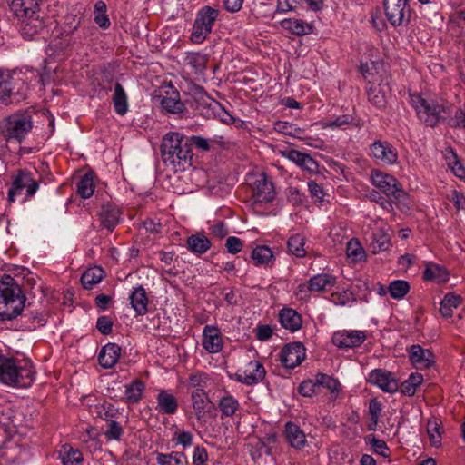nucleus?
<instances>
[{"mask_svg":"<svg viewBox=\"0 0 465 465\" xmlns=\"http://www.w3.org/2000/svg\"><path fill=\"white\" fill-rule=\"evenodd\" d=\"M227 252L231 254L240 252L243 247L242 241L236 236H229L225 242Z\"/></svg>","mask_w":465,"mask_h":465,"instance_id":"0e129e2a","label":"nucleus"},{"mask_svg":"<svg viewBox=\"0 0 465 465\" xmlns=\"http://www.w3.org/2000/svg\"><path fill=\"white\" fill-rule=\"evenodd\" d=\"M36 283V278L31 275L24 278L21 286L15 278L5 274L0 280V320L9 321L21 315L25 307V293L35 296Z\"/></svg>","mask_w":465,"mask_h":465,"instance_id":"f257e3e1","label":"nucleus"},{"mask_svg":"<svg viewBox=\"0 0 465 465\" xmlns=\"http://www.w3.org/2000/svg\"><path fill=\"white\" fill-rule=\"evenodd\" d=\"M41 0H6L10 11L15 17L26 16L39 11Z\"/></svg>","mask_w":465,"mask_h":465,"instance_id":"b1692460","label":"nucleus"},{"mask_svg":"<svg viewBox=\"0 0 465 465\" xmlns=\"http://www.w3.org/2000/svg\"><path fill=\"white\" fill-rule=\"evenodd\" d=\"M265 374V368L260 361H251L244 370L238 371L237 379L246 385H253L261 381Z\"/></svg>","mask_w":465,"mask_h":465,"instance_id":"dca6fc26","label":"nucleus"},{"mask_svg":"<svg viewBox=\"0 0 465 465\" xmlns=\"http://www.w3.org/2000/svg\"><path fill=\"white\" fill-rule=\"evenodd\" d=\"M60 458L63 465H83L84 462L81 451L67 445L64 446L63 451H60Z\"/></svg>","mask_w":465,"mask_h":465,"instance_id":"79ce46f5","label":"nucleus"},{"mask_svg":"<svg viewBox=\"0 0 465 465\" xmlns=\"http://www.w3.org/2000/svg\"><path fill=\"white\" fill-rule=\"evenodd\" d=\"M409 357L411 364L417 369H427L433 363L432 352L419 344H414L410 348Z\"/></svg>","mask_w":465,"mask_h":465,"instance_id":"412c9836","label":"nucleus"},{"mask_svg":"<svg viewBox=\"0 0 465 465\" xmlns=\"http://www.w3.org/2000/svg\"><path fill=\"white\" fill-rule=\"evenodd\" d=\"M311 292H327L336 283V277L330 273H320L312 277L309 281Z\"/></svg>","mask_w":465,"mask_h":465,"instance_id":"cd10ccee","label":"nucleus"},{"mask_svg":"<svg viewBox=\"0 0 465 465\" xmlns=\"http://www.w3.org/2000/svg\"><path fill=\"white\" fill-rule=\"evenodd\" d=\"M347 256L353 262H360L365 258V252L357 240H350L346 247Z\"/></svg>","mask_w":465,"mask_h":465,"instance_id":"864d4df0","label":"nucleus"},{"mask_svg":"<svg viewBox=\"0 0 465 465\" xmlns=\"http://www.w3.org/2000/svg\"><path fill=\"white\" fill-rule=\"evenodd\" d=\"M288 250L297 257H303L306 254L304 250V238L301 234H295L289 238L287 242Z\"/></svg>","mask_w":465,"mask_h":465,"instance_id":"603ef678","label":"nucleus"},{"mask_svg":"<svg viewBox=\"0 0 465 465\" xmlns=\"http://www.w3.org/2000/svg\"><path fill=\"white\" fill-rule=\"evenodd\" d=\"M218 409L220 410L223 417H233L236 411L240 409V403L237 399L231 395L228 391L220 398L218 401Z\"/></svg>","mask_w":465,"mask_h":465,"instance_id":"7c9ffc66","label":"nucleus"},{"mask_svg":"<svg viewBox=\"0 0 465 465\" xmlns=\"http://www.w3.org/2000/svg\"><path fill=\"white\" fill-rule=\"evenodd\" d=\"M104 272L100 267H94L86 270L81 277V283L84 289H92L104 278Z\"/></svg>","mask_w":465,"mask_h":465,"instance_id":"58836bf2","label":"nucleus"},{"mask_svg":"<svg viewBox=\"0 0 465 465\" xmlns=\"http://www.w3.org/2000/svg\"><path fill=\"white\" fill-rule=\"evenodd\" d=\"M386 18L392 26L407 25L410 23L411 10L408 0H383Z\"/></svg>","mask_w":465,"mask_h":465,"instance_id":"0eeeda50","label":"nucleus"},{"mask_svg":"<svg viewBox=\"0 0 465 465\" xmlns=\"http://www.w3.org/2000/svg\"><path fill=\"white\" fill-rule=\"evenodd\" d=\"M13 181L15 190H25V196L22 197V201H26L35 195L39 187V184L37 181L34 179L33 174L26 170H18Z\"/></svg>","mask_w":465,"mask_h":465,"instance_id":"a211bd4d","label":"nucleus"},{"mask_svg":"<svg viewBox=\"0 0 465 465\" xmlns=\"http://www.w3.org/2000/svg\"><path fill=\"white\" fill-rule=\"evenodd\" d=\"M411 104L416 111L417 116L427 126L434 127L440 121H445L444 114L451 113V104L448 103L438 104L435 101L424 99L420 94H411Z\"/></svg>","mask_w":465,"mask_h":465,"instance_id":"20e7f679","label":"nucleus"},{"mask_svg":"<svg viewBox=\"0 0 465 465\" xmlns=\"http://www.w3.org/2000/svg\"><path fill=\"white\" fill-rule=\"evenodd\" d=\"M158 465H188V459L183 451H172L170 453H157Z\"/></svg>","mask_w":465,"mask_h":465,"instance_id":"c9c22d12","label":"nucleus"},{"mask_svg":"<svg viewBox=\"0 0 465 465\" xmlns=\"http://www.w3.org/2000/svg\"><path fill=\"white\" fill-rule=\"evenodd\" d=\"M449 273L447 270L438 264H430L426 267L423 272V278L426 281H436L444 282L448 280Z\"/></svg>","mask_w":465,"mask_h":465,"instance_id":"37998d69","label":"nucleus"},{"mask_svg":"<svg viewBox=\"0 0 465 465\" xmlns=\"http://www.w3.org/2000/svg\"><path fill=\"white\" fill-rule=\"evenodd\" d=\"M274 197L275 190L273 183L269 180L265 173H262L252 186V198L253 203H271Z\"/></svg>","mask_w":465,"mask_h":465,"instance_id":"9b49d317","label":"nucleus"},{"mask_svg":"<svg viewBox=\"0 0 465 465\" xmlns=\"http://www.w3.org/2000/svg\"><path fill=\"white\" fill-rule=\"evenodd\" d=\"M35 371L28 361L0 353V382L12 387L28 388L35 381Z\"/></svg>","mask_w":465,"mask_h":465,"instance_id":"7ed1b4c3","label":"nucleus"},{"mask_svg":"<svg viewBox=\"0 0 465 465\" xmlns=\"http://www.w3.org/2000/svg\"><path fill=\"white\" fill-rule=\"evenodd\" d=\"M285 437L290 445L295 449H302L306 444V435L299 426L287 423L285 428Z\"/></svg>","mask_w":465,"mask_h":465,"instance_id":"c756f323","label":"nucleus"},{"mask_svg":"<svg viewBox=\"0 0 465 465\" xmlns=\"http://www.w3.org/2000/svg\"><path fill=\"white\" fill-rule=\"evenodd\" d=\"M186 245L193 254L202 255L211 248L212 242L203 233H196L187 238Z\"/></svg>","mask_w":465,"mask_h":465,"instance_id":"c85d7f7f","label":"nucleus"},{"mask_svg":"<svg viewBox=\"0 0 465 465\" xmlns=\"http://www.w3.org/2000/svg\"><path fill=\"white\" fill-rule=\"evenodd\" d=\"M130 304L136 315H145L148 312V297L145 289L140 285L132 292L129 296Z\"/></svg>","mask_w":465,"mask_h":465,"instance_id":"bb28decb","label":"nucleus"},{"mask_svg":"<svg viewBox=\"0 0 465 465\" xmlns=\"http://www.w3.org/2000/svg\"><path fill=\"white\" fill-rule=\"evenodd\" d=\"M121 211L114 203L107 202L101 206L98 213L100 226L112 232L120 222Z\"/></svg>","mask_w":465,"mask_h":465,"instance_id":"f3484780","label":"nucleus"},{"mask_svg":"<svg viewBox=\"0 0 465 465\" xmlns=\"http://www.w3.org/2000/svg\"><path fill=\"white\" fill-rule=\"evenodd\" d=\"M155 409L161 414L173 415L178 410L177 398L168 390H160L156 395Z\"/></svg>","mask_w":465,"mask_h":465,"instance_id":"4be33fe9","label":"nucleus"},{"mask_svg":"<svg viewBox=\"0 0 465 465\" xmlns=\"http://www.w3.org/2000/svg\"><path fill=\"white\" fill-rule=\"evenodd\" d=\"M391 245V243L389 235L382 230H378L377 232H372L370 236L369 248L373 253L387 251Z\"/></svg>","mask_w":465,"mask_h":465,"instance_id":"2f4dec72","label":"nucleus"},{"mask_svg":"<svg viewBox=\"0 0 465 465\" xmlns=\"http://www.w3.org/2000/svg\"><path fill=\"white\" fill-rule=\"evenodd\" d=\"M32 115L26 111H17L0 122V135L7 142L22 143L32 131Z\"/></svg>","mask_w":465,"mask_h":465,"instance_id":"39448f33","label":"nucleus"},{"mask_svg":"<svg viewBox=\"0 0 465 465\" xmlns=\"http://www.w3.org/2000/svg\"><path fill=\"white\" fill-rule=\"evenodd\" d=\"M72 32H64L61 37H54L51 40L48 45L52 51L51 54L64 53L74 43Z\"/></svg>","mask_w":465,"mask_h":465,"instance_id":"4c0bfd02","label":"nucleus"},{"mask_svg":"<svg viewBox=\"0 0 465 465\" xmlns=\"http://www.w3.org/2000/svg\"><path fill=\"white\" fill-rule=\"evenodd\" d=\"M161 108L168 114H181L185 111V105L181 101L179 92L171 87L165 92V95L161 98Z\"/></svg>","mask_w":465,"mask_h":465,"instance_id":"5701e85b","label":"nucleus"},{"mask_svg":"<svg viewBox=\"0 0 465 465\" xmlns=\"http://www.w3.org/2000/svg\"><path fill=\"white\" fill-rule=\"evenodd\" d=\"M186 63L195 71H203L208 62V56L199 52H191L186 54Z\"/></svg>","mask_w":465,"mask_h":465,"instance_id":"3c124183","label":"nucleus"},{"mask_svg":"<svg viewBox=\"0 0 465 465\" xmlns=\"http://www.w3.org/2000/svg\"><path fill=\"white\" fill-rule=\"evenodd\" d=\"M367 381L378 386L384 392L394 393L399 390V383L394 374L384 369L372 370L369 373Z\"/></svg>","mask_w":465,"mask_h":465,"instance_id":"f8f14e48","label":"nucleus"},{"mask_svg":"<svg viewBox=\"0 0 465 465\" xmlns=\"http://www.w3.org/2000/svg\"><path fill=\"white\" fill-rule=\"evenodd\" d=\"M422 381L423 376L420 373H411L409 378L399 386V389L402 394L413 396L417 388L422 383Z\"/></svg>","mask_w":465,"mask_h":465,"instance_id":"c03bdc74","label":"nucleus"},{"mask_svg":"<svg viewBox=\"0 0 465 465\" xmlns=\"http://www.w3.org/2000/svg\"><path fill=\"white\" fill-rule=\"evenodd\" d=\"M318 387L319 384L316 378L315 381L311 380L302 381L298 388V391L304 397H312L315 393Z\"/></svg>","mask_w":465,"mask_h":465,"instance_id":"e2e57ef3","label":"nucleus"},{"mask_svg":"<svg viewBox=\"0 0 465 465\" xmlns=\"http://www.w3.org/2000/svg\"><path fill=\"white\" fill-rule=\"evenodd\" d=\"M447 124L453 128L465 129V112L462 109H458L454 116L447 120Z\"/></svg>","mask_w":465,"mask_h":465,"instance_id":"69168bd1","label":"nucleus"},{"mask_svg":"<svg viewBox=\"0 0 465 465\" xmlns=\"http://www.w3.org/2000/svg\"><path fill=\"white\" fill-rule=\"evenodd\" d=\"M185 142L189 147V150L193 152V147L199 152L204 153L211 150V139L204 138L199 135L185 136Z\"/></svg>","mask_w":465,"mask_h":465,"instance_id":"de8ad7c7","label":"nucleus"},{"mask_svg":"<svg viewBox=\"0 0 465 465\" xmlns=\"http://www.w3.org/2000/svg\"><path fill=\"white\" fill-rule=\"evenodd\" d=\"M279 153L282 157H285L288 160L294 163L297 166H299L304 171L313 173L318 172L319 165L317 162L309 153H305L298 150L288 148L284 150H280Z\"/></svg>","mask_w":465,"mask_h":465,"instance_id":"2eb2a0df","label":"nucleus"},{"mask_svg":"<svg viewBox=\"0 0 465 465\" xmlns=\"http://www.w3.org/2000/svg\"><path fill=\"white\" fill-rule=\"evenodd\" d=\"M106 430L104 434L107 440H120L124 435V429L119 422L115 420L107 421Z\"/></svg>","mask_w":465,"mask_h":465,"instance_id":"5fc2aeb1","label":"nucleus"},{"mask_svg":"<svg viewBox=\"0 0 465 465\" xmlns=\"http://www.w3.org/2000/svg\"><path fill=\"white\" fill-rule=\"evenodd\" d=\"M316 377L319 386L326 388L331 394H335L334 397L336 398L341 388L338 380L323 373H319Z\"/></svg>","mask_w":465,"mask_h":465,"instance_id":"09e8293b","label":"nucleus"},{"mask_svg":"<svg viewBox=\"0 0 465 465\" xmlns=\"http://www.w3.org/2000/svg\"><path fill=\"white\" fill-rule=\"evenodd\" d=\"M203 348L209 353H218L223 347V336L216 326L206 325L203 331Z\"/></svg>","mask_w":465,"mask_h":465,"instance_id":"6ab92c4d","label":"nucleus"},{"mask_svg":"<svg viewBox=\"0 0 465 465\" xmlns=\"http://www.w3.org/2000/svg\"><path fill=\"white\" fill-rule=\"evenodd\" d=\"M94 173H86L77 183V193L84 198L87 199L94 194Z\"/></svg>","mask_w":465,"mask_h":465,"instance_id":"a18cd8bd","label":"nucleus"},{"mask_svg":"<svg viewBox=\"0 0 465 465\" xmlns=\"http://www.w3.org/2000/svg\"><path fill=\"white\" fill-rule=\"evenodd\" d=\"M97 330L104 335H108L113 330V321L108 316H101L96 322Z\"/></svg>","mask_w":465,"mask_h":465,"instance_id":"338daca9","label":"nucleus"},{"mask_svg":"<svg viewBox=\"0 0 465 465\" xmlns=\"http://www.w3.org/2000/svg\"><path fill=\"white\" fill-rule=\"evenodd\" d=\"M410 291V284L404 280L392 281L388 287V292L391 298L395 300L402 299Z\"/></svg>","mask_w":465,"mask_h":465,"instance_id":"49530a36","label":"nucleus"},{"mask_svg":"<svg viewBox=\"0 0 465 465\" xmlns=\"http://www.w3.org/2000/svg\"><path fill=\"white\" fill-rule=\"evenodd\" d=\"M121 351L122 349L118 344L111 342L107 343L99 352V364L105 369L114 367L121 356Z\"/></svg>","mask_w":465,"mask_h":465,"instance_id":"393cba45","label":"nucleus"},{"mask_svg":"<svg viewBox=\"0 0 465 465\" xmlns=\"http://www.w3.org/2000/svg\"><path fill=\"white\" fill-rule=\"evenodd\" d=\"M209 377L207 374L203 372H195L190 375L188 385L189 387L194 388V390L205 388Z\"/></svg>","mask_w":465,"mask_h":465,"instance_id":"052dcab7","label":"nucleus"},{"mask_svg":"<svg viewBox=\"0 0 465 465\" xmlns=\"http://www.w3.org/2000/svg\"><path fill=\"white\" fill-rule=\"evenodd\" d=\"M388 198L391 199V206L394 204L401 213H406L411 209V199L406 192L400 186Z\"/></svg>","mask_w":465,"mask_h":465,"instance_id":"a19ab883","label":"nucleus"},{"mask_svg":"<svg viewBox=\"0 0 465 465\" xmlns=\"http://www.w3.org/2000/svg\"><path fill=\"white\" fill-rule=\"evenodd\" d=\"M305 347L301 342H292L285 345L280 353V361L286 369H293L305 359Z\"/></svg>","mask_w":465,"mask_h":465,"instance_id":"ddd939ff","label":"nucleus"},{"mask_svg":"<svg viewBox=\"0 0 465 465\" xmlns=\"http://www.w3.org/2000/svg\"><path fill=\"white\" fill-rule=\"evenodd\" d=\"M279 322L284 329L292 332L300 330L302 325V316L292 308H283L280 311Z\"/></svg>","mask_w":465,"mask_h":465,"instance_id":"a878e982","label":"nucleus"},{"mask_svg":"<svg viewBox=\"0 0 465 465\" xmlns=\"http://www.w3.org/2000/svg\"><path fill=\"white\" fill-rule=\"evenodd\" d=\"M192 407L193 411L206 409L212 402L203 389L193 390L191 393Z\"/></svg>","mask_w":465,"mask_h":465,"instance_id":"8fccbe9b","label":"nucleus"},{"mask_svg":"<svg viewBox=\"0 0 465 465\" xmlns=\"http://www.w3.org/2000/svg\"><path fill=\"white\" fill-rule=\"evenodd\" d=\"M282 26L296 35H308L312 32V26L302 19H283Z\"/></svg>","mask_w":465,"mask_h":465,"instance_id":"f704fd0d","label":"nucleus"},{"mask_svg":"<svg viewBox=\"0 0 465 465\" xmlns=\"http://www.w3.org/2000/svg\"><path fill=\"white\" fill-rule=\"evenodd\" d=\"M354 295L351 292L348 290H342L341 292H335L331 294V301L336 305L344 306L348 304L350 302H353Z\"/></svg>","mask_w":465,"mask_h":465,"instance_id":"680f3d73","label":"nucleus"},{"mask_svg":"<svg viewBox=\"0 0 465 465\" xmlns=\"http://www.w3.org/2000/svg\"><path fill=\"white\" fill-rule=\"evenodd\" d=\"M145 384L143 381L136 379L131 383L125 385V402L135 404L138 403L143 394Z\"/></svg>","mask_w":465,"mask_h":465,"instance_id":"473e14b6","label":"nucleus"},{"mask_svg":"<svg viewBox=\"0 0 465 465\" xmlns=\"http://www.w3.org/2000/svg\"><path fill=\"white\" fill-rule=\"evenodd\" d=\"M113 104L114 111L119 115H124L128 111L127 95L123 85L120 83L114 84V93L113 95Z\"/></svg>","mask_w":465,"mask_h":465,"instance_id":"e433bc0d","label":"nucleus"},{"mask_svg":"<svg viewBox=\"0 0 465 465\" xmlns=\"http://www.w3.org/2000/svg\"><path fill=\"white\" fill-rule=\"evenodd\" d=\"M160 153L165 167L173 172L184 171L192 165L193 153L189 150L185 135L181 133L169 132L164 134Z\"/></svg>","mask_w":465,"mask_h":465,"instance_id":"f03ea898","label":"nucleus"},{"mask_svg":"<svg viewBox=\"0 0 465 465\" xmlns=\"http://www.w3.org/2000/svg\"><path fill=\"white\" fill-rule=\"evenodd\" d=\"M219 11L211 6H203L197 14L193 25L191 40L193 43H203L211 34L213 26L218 17Z\"/></svg>","mask_w":465,"mask_h":465,"instance_id":"423d86ee","label":"nucleus"},{"mask_svg":"<svg viewBox=\"0 0 465 465\" xmlns=\"http://www.w3.org/2000/svg\"><path fill=\"white\" fill-rule=\"evenodd\" d=\"M193 436L192 432L177 429L172 438V441L175 445H181L183 449L190 447L193 444Z\"/></svg>","mask_w":465,"mask_h":465,"instance_id":"4d7b16f0","label":"nucleus"},{"mask_svg":"<svg viewBox=\"0 0 465 465\" xmlns=\"http://www.w3.org/2000/svg\"><path fill=\"white\" fill-rule=\"evenodd\" d=\"M381 412V403L377 399H371L369 403V413L371 424L369 426L370 430H374Z\"/></svg>","mask_w":465,"mask_h":465,"instance_id":"13d9d810","label":"nucleus"},{"mask_svg":"<svg viewBox=\"0 0 465 465\" xmlns=\"http://www.w3.org/2000/svg\"><path fill=\"white\" fill-rule=\"evenodd\" d=\"M208 460V454L205 448L196 446L193 455V465H203Z\"/></svg>","mask_w":465,"mask_h":465,"instance_id":"774afa93","label":"nucleus"},{"mask_svg":"<svg viewBox=\"0 0 465 465\" xmlns=\"http://www.w3.org/2000/svg\"><path fill=\"white\" fill-rule=\"evenodd\" d=\"M371 181L373 185L385 193L387 197L391 195L401 186L395 177L379 170L371 172Z\"/></svg>","mask_w":465,"mask_h":465,"instance_id":"aec40b11","label":"nucleus"},{"mask_svg":"<svg viewBox=\"0 0 465 465\" xmlns=\"http://www.w3.org/2000/svg\"><path fill=\"white\" fill-rule=\"evenodd\" d=\"M369 155L377 163L391 165L397 163L398 153L387 141L377 140L370 145Z\"/></svg>","mask_w":465,"mask_h":465,"instance_id":"9d476101","label":"nucleus"},{"mask_svg":"<svg viewBox=\"0 0 465 465\" xmlns=\"http://www.w3.org/2000/svg\"><path fill=\"white\" fill-rule=\"evenodd\" d=\"M367 339L362 331L340 330L333 333L331 341L339 349L348 350L361 346Z\"/></svg>","mask_w":465,"mask_h":465,"instance_id":"1a4fd4ad","label":"nucleus"},{"mask_svg":"<svg viewBox=\"0 0 465 465\" xmlns=\"http://www.w3.org/2000/svg\"><path fill=\"white\" fill-rule=\"evenodd\" d=\"M252 259L254 264L268 266L273 259L272 251L266 245L256 246L252 252Z\"/></svg>","mask_w":465,"mask_h":465,"instance_id":"ea45409f","label":"nucleus"},{"mask_svg":"<svg viewBox=\"0 0 465 465\" xmlns=\"http://www.w3.org/2000/svg\"><path fill=\"white\" fill-rule=\"evenodd\" d=\"M427 432L430 438V445L440 447L441 444V435L440 432V424L437 420H429L427 424Z\"/></svg>","mask_w":465,"mask_h":465,"instance_id":"6e6d98bb","label":"nucleus"},{"mask_svg":"<svg viewBox=\"0 0 465 465\" xmlns=\"http://www.w3.org/2000/svg\"><path fill=\"white\" fill-rule=\"evenodd\" d=\"M368 100L377 108H384L387 104L386 84H372L367 91Z\"/></svg>","mask_w":465,"mask_h":465,"instance_id":"72a5a7b5","label":"nucleus"},{"mask_svg":"<svg viewBox=\"0 0 465 465\" xmlns=\"http://www.w3.org/2000/svg\"><path fill=\"white\" fill-rule=\"evenodd\" d=\"M16 18L20 22V31L25 39H32L45 30V23L38 12Z\"/></svg>","mask_w":465,"mask_h":465,"instance_id":"4468645a","label":"nucleus"},{"mask_svg":"<svg viewBox=\"0 0 465 465\" xmlns=\"http://www.w3.org/2000/svg\"><path fill=\"white\" fill-rule=\"evenodd\" d=\"M274 130L293 137H300L299 134L302 133L301 128L295 127L292 124L284 121L276 122L274 124Z\"/></svg>","mask_w":465,"mask_h":465,"instance_id":"bf43d9fd","label":"nucleus"},{"mask_svg":"<svg viewBox=\"0 0 465 465\" xmlns=\"http://www.w3.org/2000/svg\"><path fill=\"white\" fill-rule=\"evenodd\" d=\"M26 89L21 78H14L10 74L0 72V102L5 105L11 103L12 96L25 99Z\"/></svg>","mask_w":465,"mask_h":465,"instance_id":"6e6552de","label":"nucleus"}]
</instances>
